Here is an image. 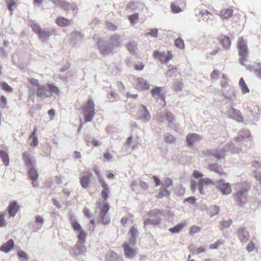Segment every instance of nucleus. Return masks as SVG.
I'll use <instances>...</instances> for the list:
<instances>
[{
	"label": "nucleus",
	"instance_id": "nucleus-54",
	"mask_svg": "<svg viewBox=\"0 0 261 261\" xmlns=\"http://www.w3.org/2000/svg\"><path fill=\"white\" fill-rule=\"evenodd\" d=\"M127 49L128 51L133 54H135V50L136 49V45L134 43H129L127 46Z\"/></svg>",
	"mask_w": 261,
	"mask_h": 261
},
{
	"label": "nucleus",
	"instance_id": "nucleus-5",
	"mask_svg": "<svg viewBox=\"0 0 261 261\" xmlns=\"http://www.w3.org/2000/svg\"><path fill=\"white\" fill-rule=\"evenodd\" d=\"M23 158L24 160L25 165L28 168V174L29 178L31 179H37L39 175L35 167L34 163L29 156V153L24 152L23 154Z\"/></svg>",
	"mask_w": 261,
	"mask_h": 261
},
{
	"label": "nucleus",
	"instance_id": "nucleus-25",
	"mask_svg": "<svg viewBox=\"0 0 261 261\" xmlns=\"http://www.w3.org/2000/svg\"><path fill=\"white\" fill-rule=\"evenodd\" d=\"M162 87H156L154 89H153L151 91V94L152 96L156 99H161L162 101L165 102V97L164 95L162 93Z\"/></svg>",
	"mask_w": 261,
	"mask_h": 261
},
{
	"label": "nucleus",
	"instance_id": "nucleus-13",
	"mask_svg": "<svg viewBox=\"0 0 261 261\" xmlns=\"http://www.w3.org/2000/svg\"><path fill=\"white\" fill-rule=\"evenodd\" d=\"M127 8L130 12H135L137 11L138 12L143 11L146 8V7L144 4L141 2L130 1L128 3Z\"/></svg>",
	"mask_w": 261,
	"mask_h": 261
},
{
	"label": "nucleus",
	"instance_id": "nucleus-10",
	"mask_svg": "<svg viewBox=\"0 0 261 261\" xmlns=\"http://www.w3.org/2000/svg\"><path fill=\"white\" fill-rule=\"evenodd\" d=\"M54 3L63 9L66 12H68L70 10L74 11L76 9L75 4L69 3L64 0H54Z\"/></svg>",
	"mask_w": 261,
	"mask_h": 261
},
{
	"label": "nucleus",
	"instance_id": "nucleus-24",
	"mask_svg": "<svg viewBox=\"0 0 261 261\" xmlns=\"http://www.w3.org/2000/svg\"><path fill=\"white\" fill-rule=\"evenodd\" d=\"M47 84L46 85L40 86L37 92V96L40 98H46L49 96Z\"/></svg>",
	"mask_w": 261,
	"mask_h": 261
},
{
	"label": "nucleus",
	"instance_id": "nucleus-11",
	"mask_svg": "<svg viewBox=\"0 0 261 261\" xmlns=\"http://www.w3.org/2000/svg\"><path fill=\"white\" fill-rule=\"evenodd\" d=\"M153 54L154 57L159 59L162 64H164L166 62L171 60L173 58L172 55L170 52H168L167 55H166L165 51L155 50L154 51Z\"/></svg>",
	"mask_w": 261,
	"mask_h": 261
},
{
	"label": "nucleus",
	"instance_id": "nucleus-6",
	"mask_svg": "<svg viewBox=\"0 0 261 261\" xmlns=\"http://www.w3.org/2000/svg\"><path fill=\"white\" fill-rule=\"evenodd\" d=\"M83 111L85 113V120L86 122H91L94 117L95 112V105L92 99H89L83 107Z\"/></svg>",
	"mask_w": 261,
	"mask_h": 261
},
{
	"label": "nucleus",
	"instance_id": "nucleus-47",
	"mask_svg": "<svg viewBox=\"0 0 261 261\" xmlns=\"http://www.w3.org/2000/svg\"><path fill=\"white\" fill-rule=\"evenodd\" d=\"M30 23V27L36 34H37L42 29L38 23L34 21H31Z\"/></svg>",
	"mask_w": 261,
	"mask_h": 261
},
{
	"label": "nucleus",
	"instance_id": "nucleus-32",
	"mask_svg": "<svg viewBox=\"0 0 261 261\" xmlns=\"http://www.w3.org/2000/svg\"><path fill=\"white\" fill-rule=\"evenodd\" d=\"M37 127L36 126H35L34 127L33 132L30 137V139L31 140L30 145L32 147H36L38 145V136L37 135Z\"/></svg>",
	"mask_w": 261,
	"mask_h": 261
},
{
	"label": "nucleus",
	"instance_id": "nucleus-16",
	"mask_svg": "<svg viewBox=\"0 0 261 261\" xmlns=\"http://www.w3.org/2000/svg\"><path fill=\"white\" fill-rule=\"evenodd\" d=\"M217 187L223 195H228L231 192V188L229 183L225 182L223 179L218 182Z\"/></svg>",
	"mask_w": 261,
	"mask_h": 261
},
{
	"label": "nucleus",
	"instance_id": "nucleus-59",
	"mask_svg": "<svg viewBox=\"0 0 261 261\" xmlns=\"http://www.w3.org/2000/svg\"><path fill=\"white\" fill-rule=\"evenodd\" d=\"M2 88L7 92H12V88L5 82H4L2 84Z\"/></svg>",
	"mask_w": 261,
	"mask_h": 261
},
{
	"label": "nucleus",
	"instance_id": "nucleus-28",
	"mask_svg": "<svg viewBox=\"0 0 261 261\" xmlns=\"http://www.w3.org/2000/svg\"><path fill=\"white\" fill-rule=\"evenodd\" d=\"M222 93L226 99L229 101L233 100L232 96L235 94L234 88L229 87V89H223L222 90Z\"/></svg>",
	"mask_w": 261,
	"mask_h": 261
},
{
	"label": "nucleus",
	"instance_id": "nucleus-8",
	"mask_svg": "<svg viewBox=\"0 0 261 261\" xmlns=\"http://www.w3.org/2000/svg\"><path fill=\"white\" fill-rule=\"evenodd\" d=\"M211 185H214V181L211 179L209 178H201L197 182L196 181L192 182L191 189L192 191H195L196 189H198L199 192L202 194H203V187Z\"/></svg>",
	"mask_w": 261,
	"mask_h": 261
},
{
	"label": "nucleus",
	"instance_id": "nucleus-26",
	"mask_svg": "<svg viewBox=\"0 0 261 261\" xmlns=\"http://www.w3.org/2000/svg\"><path fill=\"white\" fill-rule=\"evenodd\" d=\"M233 14V10L232 8H227L222 9L220 11L219 15L222 19H228L232 16Z\"/></svg>",
	"mask_w": 261,
	"mask_h": 261
},
{
	"label": "nucleus",
	"instance_id": "nucleus-2",
	"mask_svg": "<svg viewBox=\"0 0 261 261\" xmlns=\"http://www.w3.org/2000/svg\"><path fill=\"white\" fill-rule=\"evenodd\" d=\"M237 192L234 194V199L240 206H243L247 201V192L249 191L246 182L238 183L236 185Z\"/></svg>",
	"mask_w": 261,
	"mask_h": 261
},
{
	"label": "nucleus",
	"instance_id": "nucleus-34",
	"mask_svg": "<svg viewBox=\"0 0 261 261\" xmlns=\"http://www.w3.org/2000/svg\"><path fill=\"white\" fill-rule=\"evenodd\" d=\"M35 222L37 224L36 226L34 227L33 232L38 231L41 227L44 222V219L42 216L37 215L35 217Z\"/></svg>",
	"mask_w": 261,
	"mask_h": 261
},
{
	"label": "nucleus",
	"instance_id": "nucleus-3",
	"mask_svg": "<svg viewBox=\"0 0 261 261\" xmlns=\"http://www.w3.org/2000/svg\"><path fill=\"white\" fill-rule=\"evenodd\" d=\"M147 216L148 218L144 221V227L148 225L159 226L162 222L163 211L157 209L151 210L148 212Z\"/></svg>",
	"mask_w": 261,
	"mask_h": 261
},
{
	"label": "nucleus",
	"instance_id": "nucleus-57",
	"mask_svg": "<svg viewBox=\"0 0 261 261\" xmlns=\"http://www.w3.org/2000/svg\"><path fill=\"white\" fill-rule=\"evenodd\" d=\"M172 185V181L171 179L167 178L162 183V188L166 189Z\"/></svg>",
	"mask_w": 261,
	"mask_h": 261
},
{
	"label": "nucleus",
	"instance_id": "nucleus-56",
	"mask_svg": "<svg viewBox=\"0 0 261 261\" xmlns=\"http://www.w3.org/2000/svg\"><path fill=\"white\" fill-rule=\"evenodd\" d=\"M232 223V221L231 220H226L221 222V228L222 230H224V229L227 228Z\"/></svg>",
	"mask_w": 261,
	"mask_h": 261
},
{
	"label": "nucleus",
	"instance_id": "nucleus-39",
	"mask_svg": "<svg viewBox=\"0 0 261 261\" xmlns=\"http://www.w3.org/2000/svg\"><path fill=\"white\" fill-rule=\"evenodd\" d=\"M239 86L243 94H245L249 93L250 90L246 84L243 78H241L239 81Z\"/></svg>",
	"mask_w": 261,
	"mask_h": 261
},
{
	"label": "nucleus",
	"instance_id": "nucleus-1",
	"mask_svg": "<svg viewBox=\"0 0 261 261\" xmlns=\"http://www.w3.org/2000/svg\"><path fill=\"white\" fill-rule=\"evenodd\" d=\"M250 136V133L248 130H243L240 133L239 136L235 138L224 149L219 148L208 150L206 151V154L212 156L217 160H221L224 158L225 152L229 150L232 153H239L241 151L244 152L251 147Z\"/></svg>",
	"mask_w": 261,
	"mask_h": 261
},
{
	"label": "nucleus",
	"instance_id": "nucleus-19",
	"mask_svg": "<svg viewBox=\"0 0 261 261\" xmlns=\"http://www.w3.org/2000/svg\"><path fill=\"white\" fill-rule=\"evenodd\" d=\"M124 254L125 256L129 259L133 258L137 254L136 250L129 246L128 242H125L123 245Z\"/></svg>",
	"mask_w": 261,
	"mask_h": 261
},
{
	"label": "nucleus",
	"instance_id": "nucleus-27",
	"mask_svg": "<svg viewBox=\"0 0 261 261\" xmlns=\"http://www.w3.org/2000/svg\"><path fill=\"white\" fill-rule=\"evenodd\" d=\"M14 246V242L13 240L10 239L1 246L0 250L5 253H8Z\"/></svg>",
	"mask_w": 261,
	"mask_h": 261
},
{
	"label": "nucleus",
	"instance_id": "nucleus-38",
	"mask_svg": "<svg viewBox=\"0 0 261 261\" xmlns=\"http://www.w3.org/2000/svg\"><path fill=\"white\" fill-rule=\"evenodd\" d=\"M198 136L195 134H191L187 136V143L189 146H191L197 140Z\"/></svg>",
	"mask_w": 261,
	"mask_h": 261
},
{
	"label": "nucleus",
	"instance_id": "nucleus-50",
	"mask_svg": "<svg viewBox=\"0 0 261 261\" xmlns=\"http://www.w3.org/2000/svg\"><path fill=\"white\" fill-rule=\"evenodd\" d=\"M175 45L176 47L180 49H184L185 48V43L181 38H177L175 40Z\"/></svg>",
	"mask_w": 261,
	"mask_h": 261
},
{
	"label": "nucleus",
	"instance_id": "nucleus-18",
	"mask_svg": "<svg viewBox=\"0 0 261 261\" xmlns=\"http://www.w3.org/2000/svg\"><path fill=\"white\" fill-rule=\"evenodd\" d=\"M84 243V242H82L79 240L77 242L74 248L73 249V254L75 256H78L86 252V248L83 244Z\"/></svg>",
	"mask_w": 261,
	"mask_h": 261
},
{
	"label": "nucleus",
	"instance_id": "nucleus-42",
	"mask_svg": "<svg viewBox=\"0 0 261 261\" xmlns=\"http://www.w3.org/2000/svg\"><path fill=\"white\" fill-rule=\"evenodd\" d=\"M210 13V12L208 10L206 9H202L199 11L198 14L196 13L195 15L199 18L198 21L200 22L202 17H203L202 20H204L205 19V17L208 16Z\"/></svg>",
	"mask_w": 261,
	"mask_h": 261
},
{
	"label": "nucleus",
	"instance_id": "nucleus-36",
	"mask_svg": "<svg viewBox=\"0 0 261 261\" xmlns=\"http://www.w3.org/2000/svg\"><path fill=\"white\" fill-rule=\"evenodd\" d=\"M211 170L215 172L220 175H224L225 172L223 171L222 168L218 166L217 164H210L208 165Z\"/></svg>",
	"mask_w": 261,
	"mask_h": 261
},
{
	"label": "nucleus",
	"instance_id": "nucleus-4",
	"mask_svg": "<svg viewBox=\"0 0 261 261\" xmlns=\"http://www.w3.org/2000/svg\"><path fill=\"white\" fill-rule=\"evenodd\" d=\"M237 47L240 56V63L245 66V62L247 60L249 57L247 41L242 38H240L238 41Z\"/></svg>",
	"mask_w": 261,
	"mask_h": 261
},
{
	"label": "nucleus",
	"instance_id": "nucleus-52",
	"mask_svg": "<svg viewBox=\"0 0 261 261\" xmlns=\"http://www.w3.org/2000/svg\"><path fill=\"white\" fill-rule=\"evenodd\" d=\"M8 9L10 11L11 15L12 14L13 6L16 4V0H6Z\"/></svg>",
	"mask_w": 261,
	"mask_h": 261
},
{
	"label": "nucleus",
	"instance_id": "nucleus-17",
	"mask_svg": "<svg viewBox=\"0 0 261 261\" xmlns=\"http://www.w3.org/2000/svg\"><path fill=\"white\" fill-rule=\"evenodd\" d=\"M237 236L242 244L246 243L250 238L249 233L244 227H240L238 229Z\"/></svg>",
	"mask_w": 261,
	"mask_h": 261
},
{
	"label": "nucleus",
	"instance_id": "nucleus-33",
	"mask_svg": "<svg viewBox=\"0 0 261 261\" xmlns=\"http://www.w3.org/2000/svg\"><path fill=\"white\" fill-rule=\"evenodd\" d=\"M189 251L193 254H199L206 251V248L204 246H200L196 248L194 245H191L189 246Z\"/></svg>",
	"mask_w": 261,
	"mask_h": 261
},
{
	"label": "nucleus",
	"instance_id": "nucleus-44",
	"mask_svg": "<svg viewBox=\"0 0 261 261\" xmlns=\"http://www.w3.org/2000/svg\"><path fill=\"white\" fill-rule=\"evenodd\" d=\"M171 11L174 14H177L182 11L181 8L175 2H173L170 6Z\"/></svg>",
	"mask_w": 261,
	"mask_h": 261
},
{
	"label": "nucleus",
	"instance_id": "nucleus-45",
	"mask_svg": "<svg viewBox=\"0 0 261 261\" xmlns=\"http://www.w3.org/2000/svg\"><path fill=\"white\" fill-rule=\"evenodd\" d=\"M47 88H48V93H49V95L50 94H59V88L55 86H54L53 85H51V84H47Z\"/></svg>",
	"mask_w": 261,
	"mask_h": 261
},
{
	"label": "nucleus",
	"instance_id": "nucleus-30",
	"mask_svg": "<svg viewBox=\"0 0 261 261\" xmlns=\"http://www.w3.org/2000/svg\"><path fill=\"white\" fill-rule=\"evenodd\" d=\"M228 114L231 118L239 122L243 121V118L241 115L240 111L239 110L231 109L229 111Z\"/></svg>",
	"mask_w": 261,
	"mask_h": 261
},
{
	"label": "nucleus",
	"instance_id": "nucleus-41",
	"mask_svg": "<svg viewBox=\"0 0 261 261\" xmlns=\"http://www.w3.org/2000/svg\"><path fill=\"white\" fill-rule=\"evenodd\" d=\"M221 43L225 48L228 49L231 45V40L229 37L224 36L221 39Z\"/></svg>",
	"mask_w": 261,
	"mask_h": 261
},
{
	"label": "nucleus",
	"instance_id": "nucleus-23",
	"mask_svg": "<svg viewBox=\"0 0 261 261\" xmlns=\"http://www.w3.org/2000/svg\"><path fill=\"white\" fill-rule=\"evenodd\" d=\"M51 35V31L47 29H41L37 34L38 36L42 41L48 40Z\"/></svg>",
	"mask_w": 261,
	"mask_h": 261
},
{
	"label": "nucleus",
	"instance_id": "nucleus-46",
	"mask_svg": "<svg viewBox=\"0 0 261 261\" xmlns=\"http://www.w3.org/2000/svg\"><path fill=\"white\" fill-rule=\"evenodd\" d=\"M139 15L138 12L132 14L128 16V20L132 25H134L138 21Z\"/></svg>",
	"mask_w": 261,
	"mask_h": 261
},
{
	"label": "nucleus",
	"instance_id": "nucleus-14",
	"mask_svg": "<svg viewBox=\"0 0 261 261\" xmlns=\"http://www.w3.org/2000/svg\"><path fill=\"white\" fill-rule=\"evenodd\" d=\"M71 225L74 231L76 233H79L77 235L78 240L82 242H85L86 241V234L82 229L81 225L76 222H72L71 223Z\"/></svg>",
	"mask_w": 261,
	"mask_h": 261
},
{
	"label": "nucleus",
	"instance_id": "nucleus-51",
	"mask_svg": "<svg viewBox=\"0 0 261 261\" xmlns=\"http://www.w3.org/2000/svg\"><path fill=\"white\" fill-rule=\"evenodd\" d=\"M164 140L168 143H172L175 140V137L169 133L165 134Z\"/></svg>",
	"mask_w": 261,
	"mask_h": 261
},
{
	"label": "nucleus",
	"instance_id": "nucleus-37",
	"mask_svg": "<svg viewBox=\"0 0 261 261\" xmlns=\"http://www.w3.org/2000/svg\"><path fill=\"white\" fill-rule=\"evenodd\" d=\"M106 257L107 261H122V257L114 252H111L108 253Z\"/></svg>",
	"mask_w": 261,
	"mask_h": 261
},
{
	"label": "nucleus",
	"instance_id": "nucleus-64",
	"mask_svg": "<svg viewBox=\"0 0 261 261\" xmlns=\"http://www.w3.org/2000/svg\"><path fill=\"white\" fill-rule=\"evenodd\" d=\"M29 81L34 86H36L38 88H39L40 86L38 82V81L37 79L31 78L29 79Z\"/></svg>",
	"mask_w": 261,
	"mask_h": 261
},
{
	"label": "nucleus",
	"instance_id": "nucleus-48",
	"mask_svg": "<svg viewBox=\"0 0 261 261\" xmlns=\"http://www.w3.org/2000/svg\"><path fill=\"white\" fill-rule=\"evenodd\" d=\"M17 254L20 261H27L29 259L28 255L23 251H18Z\"/></svg>",
	"mask_w": 261,
	"mask_h": 261
},
{
	"label": "nucleus",
	"instance_id": "nucleus-40",
	"mask_svg": "<svg viewBox=\"0 0 261 261\" xmlns=\"http://www.w3.org/2000/svg\"><path fill=\"white\" fill-rule=\"evenodd\" d=\"M0 157L3 162V163L7 166L9 163V159L8 153L2 150H0Z\"/></svg>",
	"mask_w": 261,
	"mask_h": 261
},
{
	"label": "nucleus",
	"instance_id": "nucleus-21",
	"mask_svg": "<svg viewBox=\"0 0 261 261\" xmlns=\"http://www.w3.org/2000/svg\"><path fill=\"white\" fill-rule=\"evenodd\" d=\"M256 65H254L253 67L250 65L245 66L247 70L250 71H253L255 73V76L261 80V64L255 63Z\"/></svg>",
	"mask_w": 261,
	"mask_h": 261
},
{
	"label": "nucleus",
	"instance_id": "nucleus-53",
	"mask_svg": "<svg viewBox=\"0 0 261 261\" xmlns=\"http://www.w3.org/2000/svg\"><path fill=\"white\" fill-rule=\"evenodd\" d=\"M210 215L213 217L217 214L219 212V208L218 206L212 205L209 208Z\"/></svg>",
	"mask_w": 261,
	"mask_h": 261
},
{
	"label": "nucleus",
	"instance_id": "nucleus-22",
	"mask_svg": "<svg viewBox=\"0 0 261 261\" xmlns=\"http://www.w3.org/2000/svg\"><path fill=\"white\" fill-rule=\"evenodd\" d=\"M72 19H68L63 16H58L55 20L56 23L60 27H67L69 26Z\"/></svg>",
	"mask_w": 261,
	"mask_h": 261
},
{
	"label": "nucleus",
	"instance_id": "nucleus-31",
	"mask_svg": "<svg viewBox=\"0 0 261 261\" xmlns=\"http://www.w3.org/2000/svg\"><path fill=\"white\" fill-rule=\"evenodd\" d=\"M138 233V230L135 226L130 228L129 234H130L129 243L131 245H134L136 244Z\"/></svg>",
	"mask_w": 261,
	"mask_h": 261
},
{
	"label": "nucleus",
	"instance_id": "nucleus-7",
	"mask_svg": "<svg viewBox=\"0 0 261 261\" xmlns=\"http://www.w3.org/2000/svg\"><path fill=\"white\" fill-rule=\"evenodd\" d=\"M120 36L115 34L111 37L110 41L111 46L99 45V47L101 52L104 55H108L112 51V47L120 46L121 41L120 40Z\"/></svg>",
	"mask_w": 261,
	"mask_h": 261
},
{
	"label": "nucleus",
	"instance_id": "nucleus-12",
	"mask_svg": "<svg viewBox=\"0 0 261 261\" xmlns=\"http://www.w3.org/2000/svg\"><path fill=\"white\" fill-rule=\"evenodd\" d=\"M159 121L162 123L167 121L168 125H171L174 121V116L171 112L165 111L159 115Z\"/></svg>",
	"mask_w": 261,
	"mask_h": 261
},
{
	"label": "nucleus",
	"instance_id": "nucleus-55",
	"mask_svg": "<svg viewBox=\"0 0 261 261\" xmlns=\"http://www.w3.org/2000/svg\"><path fill=\"white\" fill-rule=\"evenodd\" d=\"M147 34L151 37L157 38L158 36V29H150V31L148 32Z\"/></svg>",
	"mask_w": 261,
	"mask_h": 261
},
{
	"label": "nucleus",
	"instance_id": "nucleus-15",
	"mask_svg": "<svg viewBox=\"0 0 261 261\" xmlns=\"http://www.w3.org/2000/svg\"><path fill=\"white\" fill-rule=\"evenodd\" d=\"M138 119L143 122H148L150 120V114L146 107H141L138 114Z\"/></svg>",
	"mask_w": 261,
	"mask_h": 261
},
{
	"label": "nucleus",
	"instance_id": "nucleus-43",
	"mask_svg": "<svg viewBox=\"0 0 261 261\" xmlns=\"http://www.w3.org/2000/svg\"><path fill=\"white\" fill-rule=\"evenodd\" d=\"M185 226H186V224L185 223H180V224L176 225L175 226H174L173 227L170 228L169 231L173 233H178L181 230V229L184 227H185Z\"/></svg>",
	"mask_w": 261,
	"mask_h": 261
},
{
	"label": "nucleus",
	"instance_id": "nucleus-29",
	"mask_svg": "<svg viewBox=\"0 0 261 261\" xmlns=\"http://www.w3.org/2000/svg\"><path fill=\"white\" fill-rule=\"evenodd\" d=\"M92 177V174L90 172H88L87 175H82L80 178L81 186L84 188H87Z\"/></svg>",
	"mask_w": 261,
	"mask_h": 261
},
{
	"label": "nucleus",
	"instance_id": "nucleus-61",
	"mask_svg": "<svg viewBox=\"0 0 261 261\" xmlns=\"http://www.w3.org/2000/svg\"><path fill=\"white\" fill-rule=\"evenodd\" d=\"M227 77L226 75L223 74L221 82V85L222 88H225L227 85Z\"/></svg>",
	"mask_w": 261,
	"mask_h": 261
},
{
	"label": "nucleus",
	"instance_id": "nucleus-9",
	"mask_svg": "<svg viewBox=\"0 0 261 261\" xmlns=\"http://www.w3.org/2000/svg\"><path fill=\"white\" fill-rule=\"evenodd\" d=\"M110 208L109 204L106 202L100 210L99 222L104 225H108L111 222L110 217L107 214Z\"/></svg>",
	"mask_w": 261,
	"mask_h": 261
},
{
	"label": "nucleus",
	"instance_id": "nucleus-49",
	"mask_svg": "<svg viewBox=\"0 0 261 261\" xmlns=\"http://www.w3.org/2000/svg\"><path fill=\"white\" fill-rule=\"evenodd\" d=\"M251 115L255 119L258 118L259 108L256 106H253L249 110Z\"/></svg>",
	"mask_w": 261,
	"mask_h": 261
},
{
	"label": "nucleus",
	"instance_id": "nucleus-35",
	"mask_svg": "<svg viewBox=\"0 0 261 261\" xmlns=\"http://www.w3.org/2000/svg\"><path fill=\"white\" fill-rule=\"evenodd\" d=\"M137 84L139 87L145 90H147L149 89L150 84L149 82L142 77H139L137 79Z\"/></svg>",
	"mask_w": 261,
	"mask_h": 261
},
{
	"label": "nucleus",
	"instance_id": "nucleus-63",
	"mask_svg": "<svg viewBox=\"0 0 261 261\" xmlns=\"http://www.w3.org/2000/svg\"><path fill=\"white\" fill-rule=\"evenodd\" d=\"M221 244H222V242L221 241H218L215 243L211 244L209 246V248L210 249H217L219 246Z\"/></svg>",
	"mask_w": 261,
	"mask_h": 261
},
{
	"label": "nucleus",
	"instance_id": "nucleus-60",
	"mask_svg": "<svg viewBox=\"0 0 261 261\" xmlns=\"http://www.w3.org/2000/svg\"><path fill=\"white\" fill-rule=\"evenodd\" d=\"M220 76V72L218 70H214L211 73V78L214 80H217Z\"/></svg>",
	"mask_w": 261,
	"mask_h": 261
},
{
	"label": "nucleus",
	"instance_id": "nucleus-20",
	"mask_svg": "<svg viewBox=\"0 0 261 261\" xmlns=\"http://www.w3.org/2000/svg\"><path fill=\"white\" fill-rule=\"evenodd\" d=\"M8 208L10 216L14 217L18 212L20 206L17 201H13L9 204Z\"/></svg>",
	"mask_w": 261,
	"mask_h": 261
},
{
	"label": "nucleus",
	"instance_id": "nucleus-58",
	"mask_svg": "<svg viewBox=\"0 0 261 261\" xmlns=\"http://www.w3.org/2000/svg\"><path fill=\"white\" fill-rule=\"evenodd\" d=\"M7 224V222L5 219V214L4 213H0V227H4Z\"/></svg>",
	"mask_w": 261,
	"mask_h": 261
},
{
	"label": "nucleus",
	"instance_id": "nucleus-62",
	"mask_svg": "<svg viewBox=\"0 0 261 261\" xmlns=\"http://www.w3.org/2000/svg\"><path fill=\"white\" fill-rule=\"evenodd\" d=\"M177 72V68L176 67H173L171 69H169L166 73L167 76H173L174 74Z\"/></svg>",
	"mask_w": 261,
	"mask_h": 261
}]
</instances>
